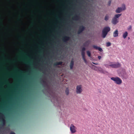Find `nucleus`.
<instances>
[{
  "mask_svg": "<svg viewBox=\"0 0 134 134\" xmlns=\"http://www.w3.org/2000/svg\"><path fill=\"white\" fill-rule=\"evenodd\" d=\"M121 14H115L111 22L114 25H115L119 22L118 18L121 15Z\"/></svg>",
  "mask_w": 134,
  "mask_h": 134,
  "instance_id": "1",
  "label": "nucleus"
},
{
  "mask_svg": "<svg viewBox=\"0 0 134 134\" xmlns=\"http://www.w3.org/2000/svg\"><path fill=\"white\" fill-rule=\"evenodd\" d=\"M111 79L118 85H120L122 82V81L120 78L118 77H113L111 78Z\"/></svg>",
  "mask_w": 134,
  "mask_h": 134,
  "instance_id": "2",
  "label": "nucleus"
},
{
  "mask_svg": "<svg viewBox=\"0 0 134 134\" xmlns=\"http://www.w3.org/2000/svg\"><path fill=\"white\" fill-rule=\"evenodd\" d=\"M126 9V7L124 4L122 5L121 7H119L115 10V12L117 13H120L123 11L125 10Z\"/></svg>",
  "mask_w": 134,
  "mask_h": 134,
  "instance_id": "3",
  "label": "nucleus"
},
{
  "mask_svg": "<svg viewBox=\"0 0 134 134\" xmlns=\"http://www.w3.org/2000/svg\"><path fill=\"white\" fill-rule=\"evenodd\" d=\"M110 28L109 27L104 28L102 31V37L103 38L105 37L108 32L110 31Z\"/></svg>",
  "mask_w": 134,
  "mask_h": 134,
  "instance_id": "4",
  "label": "nucleus"
},
{
  "mask_svg": "<svg viewBox=\"0 0 134 134\" xmlns=\"http://www.w3.org/2000/svg\"><path fill=\"white\" fill-rule=\"evenodd\" d=\"M70 130L71 133H75L76 131V128L73 125L71 124L70 127Z\"/></svg>",
  "mask_w": 134,
  "mask_h": 134,
  "instance_id": "5",
  "label": "nucleus"
},
{
  "mask_svg": "<svg viewBox=\"0 0 134 134\" xmlns=\"http://www.w3.org/2000/svg\"><path fill=\"white\" fill-rule=\"evenodd\" d=\"M82 91V86L81 85L77 86L76 87V92L77 94H80Z\"/></svg>",
  "mask_w": 134,
  "mask_h": 134,
  "instance_id": "6",
  "label": "nucleus"
},
{
  "mask_svg": "<svg viewBox=\"0 0 134 134\" xmlns=\"http://www.w3.org/2000/svg\"><path fill=\"white\" fill-rule=\"evenodd\" d=\"M120 66V64L119 63L113 64H111L110 65V66L112 67L115 68L119 67Z\"/></svg>",
  "mask_w": 134,
  "mask_h": 134,
  "instance_id": "7",
  "label": "nucleus"
},
{
  "mask_svg": "<svg viewBox=\"0 0 134 134\" xmlns=\"http://www.w3.org/2000/svg\"><path fill=\"white\" fill-rule=\"evenodd\" d=\"M128 35V33L127 31H125L122 34V37L124 39H125Z\"/></svg>",
  "mask_w": 134,
  "mask_h": 134,
  "instance_id": "8",
  "label": "nucleus"
},
{
  "mask_svg": "<svg viewBox=\"0 0 134 134\" xmlns=\"http://www.w3.org/2000/svg\"><path fill=\"white\" fill-rule=\"evenodd\" d=\"M98 71L99 72L101 73H104L106 71L104 70L102 68L98 67Z\"/></svg>",
  "mask_w": 134,
  "mask_h": 134,
  "instance_id": "9",
  "label": "nucleus"
},
{
  "mask_svg": "<svg viewBox=\"0 0 134 134\" xmlns=\"http://www.w3.org/2000/svg\"><path fill=\"white\" fill-rule=\"evenodd\" d=\"M118 31L116 30L114 31L113 33V36L114 37L118 36Z\"/></svg>",
  "mask_w": 134,
  "mask_h": 134,
  "instance_id": "10",
  "label": "nucleus"
},
{
  "mask_svg": "<svg viewBox=\"0 0 134 134\" xmlns=\"http://www.w3.org/2000/svg\"><path fill=\"white\" fill-rule=\"evenodd\" d=\"M74 65V62L72 60L70 63V69H72Z\"/></svg>",
  "mask_w": 134,
  "mask_h": 134,
  "instance_id": "11",
  "label": "nucleus"
},
{
  "mask_svg": "<svg viewBox=\"0 0 134 134\" xmlns=\"http://www.w3.org/2000/svg\"><path fill=\"white\" fill-rule=\"evenodd\" d=\"M84 28L83 26L81 27L79 30V32L80 33L82 32L84 30Z\"/></svg>",
  "mask_w": 134,
  "mask_h": 134,
  "instance_id": "12",
  "label": "nucleus"
},
{
  "mask_svg": "<svg viewBox=\"0 0 134 134\" xmlns=\"http://www.w3.org/2000/svg\"><path fill=\"white\" fill-rule=\"evenodd\" d=\"M109 18V16L108 15H106L105 16L104 19L105 20H107Z\"/></svg>",
  "mask_w": 134,
  "mask_h": 134,
  "instance_id": "13",
  "label": "nucleus"
},
{
  "mask_svg": "<svg viewBox=\"0 0 134 134\" xmlns=\"http://www.w3.org/2000/svg\"><path fill=\"white\" fill-rule=\"evenodd\" d=\"M132 29V26H130L128 27V28H127V29L129 31H130Z\"/></svg>",
  "mask_w": 134,
  "mask_h": 134,
  "instance_id": "14",
  "label": "nucleus"
},
{
  "mask_svg": "<svg viewBox=\"0 0 134 134\" xmlns=\"http://www.w3.org/2000/svg\"><path fill=\"white\" fill-rule=\"evenodd\" d=\"M111 43L110 42H108L106 43V46L107 47H109L111 45Z\"/></svg>",
  "mask_w": 134,
  "mask_h": 134,
  "instance_id": "15",
  "label": "nucleus"
},
{
  "mask_svg": "<svg viewBox=\"0 0 134 134\" xmlns=\"http://www.w3.org/2000/svg\"><path fill=\"white\" fill-rule=\"evenodd\" d=\"M98 67H97L96 66H94V70H95L97 71H98Z\"/></svg>",
  "mask_w": 134,
  "mask_h": 134,
  "instance_id": "16",
  "label": "nucleus"
},
{
  "mask_svg": "<svg viewBox=\"0 0 134 134\" xmlns=\"http://www.w3.org/2000/svg\"><path fill=\"white\" fill-rule=\"evenodd\" d=\"M87 53L88 55V56L90 57L91 56V53L89 51H87Z\"/></svg>",
  "mask_w": 134,
  "mask_h": 134,
  "instance_id": "17",
  "label": "nucleus"
},
{
  "mask_svg": "<svg viewBox=\"0 0 134 134\" xmlns=\"http://www.w3.org/2000/svg\"><path fill=\"white\" fill-rule=\"evenodd\" d=\"M82 57H85V52L84 51H82Z\"/></svg>",
  "mask_w": 134,
  "mask_h": 134,
  "instance_id": "18",
  "label": "nucleus"
},
{
  "mask_svg": "<svg viewBox=\"0 0 134 134\" xmlns=\"http://www.w3.org/2000/svg\"><path fill=\"white\" fill-rule=\"evenodd\" d=\"M97 49L100 52H102L103 51L102 49L99 47H98Z\"/></svg>",
  "mask_w": 134,
  "mask_h": 134,
  "instance_id": "19",
  "label": "nucleus"
},
{
  "mask_svg": "<svg viewBox=\"0 0 134 134\" xmlns=\"http://www.w3.org/2000/svg\"><path fill=\"white\" fill-rule=\"evenodd\" d=\"M93 47L94 48L97 49L98 47L97 46H93Z\"/></svg>",
  "mask_w": 134,
  "mask_h": 134,
  "instance_id": "20",
  "label": "nucleus"
},
{
  "mask_svg": "<svg viewBox=\"0 0 134 134\" xmlns=\"http://www.w3.org/2000/svg\"><path fill=\"white\" fill-rule=\"evenodd\" d=\"M82 58L83 59V60L84 61V62L86 63V59H85V57H82Z\"/></svg>",
  "mask_w": 134,
  "mask_h": 134,
  "instance_id": "21",
  "label": "nucleus"
},
{
  "mask_svg": "<svg viewBox=\"0 0 134 134\" xmlns=\"http://www.w3.org/2000/svg\"><path fill=\"white\" fill-rule=\"evenodd\" d=\"M85 47H83L82 49V51L84 52L85 51Z\"/></svg>",
  "mask_w": 134,
  "mask_h": 134,
  "instance_id": "22",
  "label": "nucleus"
},
{
  "mask_svg": "<svg viewBox=\"0 0 134 134\" xmlns=\"http://www.w3.org/2000/svg\"><path fill=\"white\" fill-rule=\"evenodd\" d=\"M64 39L66 40H68V37H65L64 38Z\"/></svg>",
  "mask_w": 134,
  "mask_h": 134,
  "instance_id": "23",
  "label": "nucleus"
},
{
  "mask_svg": "<svg viewBox=\"0 0 134 134\" xmlns=\"http://www.w3.org/2000/svg\"><path fill=\"white\" fill-rule=\"evenodd\" d=\"M98 59L100 60L101 59V57L100 56H98Z\"/></svg>",
  "mask_w": 134,
  "mask_h": 134,
  "instance_id": "24",
  "label": "nucleus"
},
{
  "mask_svg": "<svg viewBox=\"0 0 134 134\" xmlns=\"http://www.w3.org/2000/svg\"><path fill=\"white\" fill-rule=\"evenodd\" d=\"M62 62H60L59 63H58V65H61V64H62Z\"/></svg>",
  "mask_w": 134,
  "mask_h": 134,
  "instance_id": "25",
  "label": "nucleus"
},
{
  "mask_svg": "<svg viewBox=\"0 0 134 134\" xmlns=\"http://www.w3.org/2000/svg\"><path fill=\"white\" fill-rule=\"evenodd\" d=\"M10 134H15L14 132H12Z\"/></svg>",
  "mask_w": 134,
  "mask_h": 134,
  "instance_id": "26",
  "label": "nucleus"
},
{
  "mask_svg": "<svg viewBox=\"0 0 134 134\" xmlns=\"http://www.w3.org/2000/svg\"><path fill=\"white\" fill-rule=\"evenodd\" d=\"M93 64H95V63H93Z\"/></svg>",
  "mask_w": 134,
  "mask_h": 134,
  "instance_id": "27",
  "label": "nucleus"
}]
</instances>
